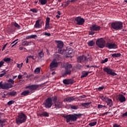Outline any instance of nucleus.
Returning <instances> with one entry per match:
<instances>
[{
  "label": "nucleus",
  "mask_w": 127,
  "mask_h": 127,
  "mask_svg": "<svg viewBox=\"0 0 127 127\" xmlns=\"http://www.w3.org/2000/svg\"><path fill=\"white\" fill-rule=\"evenodd\" d=\"M57 43V48L58 49V53L60 54L63 55L65 52V49H64V43L61 41H58Z\"/></svg>",
  "instance_id": "obj_5"
},
{
  "label": "nucleus",
  "mask_w": 127,
  "mask_h": 127,
  "mask_svg": "<svg viewBox=\"0 0 127 127\" xmlns=\"http://www.w3.org/2000/svg\"><path fill=\"white\" fill-rule=\"evenodd\" d=\"M29 58H32V56H29L27 57V60L26 61V64L28 63V59Z\"/></svg>",
  "instance_id": "obj_56"
},
{
  "label": "nucleus",
  "mask_w": 127,
  "mask_h": 127,
  "mask_svg": "<svg viewBox=\"0 0 127 127\" xmlns=\"http://www.w3.org/2000/svg\"><path fill=\"white\" fill-rule=\"evenodd\" d=\"M63 103L59 101H57L54 102V104L53 105L52 109H55L56 110H58L62 108V104Z\"/></svg>",
  "instance_id": "obj_14"
},
{
  "label": "nucleus",
  "mask_w": 127,
  "mask_h": 127,
  "mask_svg": "<svg viewBox=\"0 0 127 127\" xmlns=\"http://www.w3.org/2000/svg\"><path fill=\"white\" fill-rule=\"evenodd\" d=\"M38 85H32V91H34V90H36L37 88H38Z\"/></svg>",
  "instance_id": "obj_44"
},
{
  "label": "nucleus",
  "mask_w": 127,
  "mask_h": 127,
  "mask_svg": "<svg viewBox=\"0 0 127 127\" xmlns=\"http://www.w3.org/2000/svg\"><path fill=\"white\" fill-rule=\"evenodd\" d=\"M15 102L14 100H10L7 102V105L8 106H11V105L14 104Z\"/></svg>",
  "instance_id": "obj_38"
},
{
  "label": "nucleus",
  "mask_w": 127,
  "mask_h": 127,
  "mask_svg": "<svg viewBox=\"0 0 127 127\" xmlns=\"http://www.w3.org/2000/svg\"><path fill=\"white\" fill-rule=\"evenodd\" d=\"M44 34L47 36H51V34H50V33L44 32Z\"/></svg>",
  "instance_id": "obj_54"
},
{
  "label": "nucleus",
  "mask_w": 127,
  "mask_h": 127,
  "mask_svg": "<svg viewBox=\"0 0 127 127\" xmlns=\"http://www.w3.org/2000/svg\"><path fill=\"white\" fill-rule=\"evenodd\" d=\"M103 71L106 72L108 75H111V76H117V73L115 72L114 70L109 67H106L103 68Z\"/></svg>",
  "instance_id": "obj_10"
},
{
  "label": "nucleus",
  "mask_w": 127,
  "mask_h": 127,
  "mask_svg": "<svg viewBox=\"0 0 127 127\" xmlns=\"http://www.w3.org/2000/svg\"><path fill=\"white\" fill-rule=\"evenodd\" d=\"M105 47L108 48V49H117L118 45L116 43H107L106 44Z\"/></svg>",
  "instance_id": "obj_13"
},
{
  "label": "nucleus",
  "mask_w": 127,
  "mask_h": 127,
  "mask_svg": "<svg viewBox=\"0 0 127 127\" xmlns=\"http://www.w3.org/2000/svg\"><path fill=\"white\" fill-rule=\"evenodd\" d=\"M11 25L13 26H14L17 29H21V26L19 25L16 22H12L11 23Z\"/></svg>",
  "instance_id": "obj_23"
},
{
  "label": "nucleus",
  "mask_w": 127,
  "mask_h": 127,
  "mask_svg": "<svg viewBox=\"0 0 127 127\" xmlns=\"http://www.w3.org/2000/svg\"><path fill=\"white\" fill-rule=\"evenodd\" d=\"M73 53V50L71 49H70L69 50L66 51V55H67V57H70L71 54Z\"/></svg>",
  "instance_id": "obj_26"
},
{
  "label": "nucleus",
  "mask_w": 127,
  "mask_h": 127,
  "mask_svg": "<svg viewBox=\"0 0 127 127\" xmlns=\"http://www.w3.org/2000/svg\"><path fill=\"white\" fill-rule=\"evenodd\" d=\"M25 89H29L31 91H32V85H29L25 87Z\"/></svg>",
  "instance_id": "obj_45"
},
{
  "label": "nucleus",
  "mask_w": 127,
  "mask_h": 127,
  "mask_svg": "<svg viewBox=\"0 0 127 127\" xmlns=\"http://www.w3.org/2000/svg\"><path fill=\"white\" fill-rule=\"evenodd\" d=\"M10 61H11V59L10 58H5L3 59V61L0 62V68L4 64V62L5 63H10Z\"/></svg>",
  "instance_id": "obj_15"
},
{
  "label": "nucleus",
  "mask_w": 127,
  "mask_h": 127,
  "mask_svg": "<svg viewBox=\"0 0 127 127\" xmlns=\"http://www.w3.org/2000/svg\"><path fill=\"white\" fill-rule=\"evenodd\" d=\"M118 100L121 103L126 102V97L123 94H120L118 97Z\"/></svg>",
  "instance_id": "obj_20"
},
{
  "label": "nucleus",
  "mask_w": 127,
  "mask_h": 127,
  "mask_svg": "<svg viewBox=\"0 0 127 127\" xmlns=\"http://www.w3.org/2000/svg\"><path fill=\"white\" fill-rule=\"evenodd\" d=\"M104 100H106V101H108L109 99H110V98H109L107 96L104 97Z\"/></svg>",
  "instance_id": "obj_60"
},
{
  "label": "nucleus",
  "mask_w": 127,
  "mask_h": 127,
  "mask_svg": "<svg viewBox=\"0 0 127 127\" xmlns=\"http://www.w3.org/2000/svg\"><path fill=\"white\" fill-rule=\"evenodd\" d=\"M58 65H59V63L57 62L56 60L54 59L50 64V69L51 71H54V70L58 67Z\"/></svg>",
  "instance_id": "obj_9"
},
{
  "label": "nucleus",
  "mask_w": 127,
  "mask_h": 127,
  "mask_svg": "<svg viewBox=\"0 0 127 127\" xmlns=\"http://www.w3.org/2000/svg\"><path fill=\"white\" fill-rule=\"evenodd\" d=\"M111 55L112 57H113V58H118L122 56V54L121 53H114L113 54H111Z\"/></svg>",
  "instance_id": "obj_27"
},
{
  "label": "nucleus",
  "mask_w": 127,
  "mask_h": 127,
  "mask_svg": "<svg viewBox=\"0 0 127 127\" xmlns=\"http://www.w3.org/2000/svg\"><path fill=\"white\" fill-rule=\"evenodd\" d=\"M83 116L81 114H69L67 115H63V118L66 119V123H70L76 122L77 120L79 118H81Z\"/></svg>",
  "instance_id": "obj_1"
},
{
  "label": "nucleus",
  "mask_w": 127,
  "mask_h": 127,
  "mask_svg": "<svg viewBox=\"0 0 127 127\" xmlns=\"http://www.w3.org/2000/svg\"><path fill=\"white\" fill-rule=\"evenodd\" d=\"M86 67H87V68H92V67H95V66H90V65H86Z\"/></svg>",
  "instance_id": "obj_61"
},
{
  "label": "nucleus",
  "mask_w": 127,
  "mask_h": 127,
  "mask_svg": "<svg viewBox=\"0 0 127 127\" xmlns=\"http://www.w3.org/2000/svg\"><path fill=\"white\" fill-rule=\"evenodd\" d=\"M38 11V10L36 8H33L32 9V12H34L35 13H36Z\"/></svg>",
  "instance_id": "obj_55"
},
{
  "label": "nucleus",
  "mask_w": 127,
  "mask_h": 127,
  "mask_svg": "<svg viewBox=\"0 0 127 127\" xmlns=\"http://www.w3.org/2000/svg\"><path fill=\"white\" fill-rule=\"evenodd\" d=\"M25 82V81H24V80L21 79L19 81V84H20L21 85L22 84H24Z\"/></svg>",
  "instance_id": "obj_51"
},
{
  "label": "nucleus",
  "mask_w": 127,
  "mask_h": 127,
  "mask_svg": "<svg viewBox=\"0 0 127 127\" xmlns=\"http://www.w3.org/2000/svg\"><path fill=\"white\" fill-rule=\"evenodd\" d=\"M8 83H11V84H14V81L12 79H9L8 80Z\"/></svg>",
  "instance_id": "obj_46"
},
{
  "label": "nucleus",
  "mask_w": 127,
  "mask_h": 127,
  "mask_svg": "<svg viewBox=\"0 0 127 127\" xmlns=\"http://www.w3.org/2000/svg\"><path fill=\"white\" fill-rule=\"evenodd\" d=\"M76 100L74 96L67 97L64 99V102H67V103H71Z\"/></svg>",
  "instance_id": "obj_17"
},
{
  "label": "nucleus",
  "mask_w": 127,
  "mask_h": 127,
  "mask_svg": "<svg viewBox=\"0 0 127 127\" xmlns=\"http://www.w3.org/2000/svg\"><path fill=\"white\" fill-rule=\"evenodd\" d=\"M40 117H45L48 118L49 117V113L47 112H44L42 113L39 114Z\"/></svg>",
  "instance_id": "obj_25"
},
{
  "label": "nucleus",
  "mask_w": 127,
  "mask_h": 127,
  "mask_svg": "<svg viewBox=\"0 0 127 127\" xmlns=\"http://www.w3.org/2000/svg\"><path fill=\"white\" fill-rule=\"evenodd\" d=\"M32 38L34 39H36L37 38V35H32Z\"/></svg>",
  "instance_id": "obj_58"
},
{
  "label": "nucleus",
  "mask_w": 127,
  "mask_h": 127,
  "mask_svg": "<svg viewBox=\"0 0 127 127\" xmlns=\"http://www.w3.org/2000/svg\"><path fill=\"white\" fill-rule=\"evenodd\" d=\"M113 127H121V125H120L115 124H114Z\"/></svg>",
  "instance_id": "obj_57"
},
{
  "label": "nucleus",
  "mask_w": 127,
  "mask_h": 127,
  "mask_svg": "<svg viewBox=\"0 0 127 127\" xmlns=\"http://www.w3.org/2000/svg\"><path fill=\"white\" fill-rule=\"evenodd\" d=\"M76 25H83L85 23V19L81 18V16H78L74 18Z\"/></svg>",
  "instance_id": "obj_11"
},
{
  "label": "nucleus",
  "mask_w": 127,
  "mask_h": 127,
  "mask_svg": "<svg viewBox=\"0 0 127 127\" xmlns=\"http://www.w3.org/2000/svg\"><path fill=\"white\" fill-rule=\"evenodd\" d=\"M35 74H39L40 73V68L37 67L36 69L34 70Z\"/></svg>",
  "instance_id": "obj_36"
},
{
  "label": "nucleus",
  "mask_w": 127,
  "mask_h": 127,
  "mask_svg": "<svg viewBox=\"0 0 127 127\" xmlns=\"http://www.w3.org/2000/svg\"><path fill=\"white\" fill-rule=\"evenodd\" d=\"M126 117H127V111L122 115V118H126Z\"/></svg>",
  "instance_id": "obj_52"
},
{
  "label": "nucleus",
  "mask_w": 127,
  "mask_h": 127,
  "mask_svg": "<svg viewBox=\"0 0 127 127\" xmlns=\"http://www.w3.org/2000/svg\"><path fill=\"white\" fill-rule=\"evenodd\" d=\"M91 104H92V102L84 103H82L81 104V106H82V107H84V108H86V109H89V105H91Z\"/></svg>",
  "instance_id": "obj_28"
},
{
  "label": "nucleus",
  "mask_w": 127,
  "mask_h": 127,
  "mask_svg": "<svg viewBox=\"0 0 127 127\" xmlns=\"http://www.w3.org/2000/svg\"><path fill=\"white\" fill-rule=\"evenodd\" d=\"M5 119H0V127H3V124L5 123Z\"/></svg>",
  "instance_id": "obj_34"
},
{
  "label": "nucleus",
  "mask_w": 127,
  "mask_h": 127,
  "mask_svg": "<svg viewBox=\"0 0 127 127\" xmlns=\"http://www.w3.org/2000/svg\"><path fill=\"white\" fill-rule=\"evenodd\" d=\"M50 18L49 17H47L46 18V22L45 25V30H47L49 29V27H50Z\"/></svg>",
  "instance_id": "obj_19"
},
{
  "label": "nucleus",
  "mask_w": 127,
  "mask_h": 127,
  "mask_svg": "<svg viewBox=\"0 0 127 127\" xmlns=\"http://www.w3.org/2000/svg\"><path fill=\"white\" fill-rule=\"evenodd\" d=\"M39 2L42 5H45L47 3V0H39Z\"/></svg>",
  "instance_id": "obj_33"
},
{
  "label": "nucleus",
  "mask_w": 127,
  "mask_h": 127,
  "mask_svg": "<svg viewBox=\"0 0 127 127\" xmlns=\"http://www.w3.org/2000/svg\"><path fill=\"white\" fill-rule=\"evenodd\" d=\"M5 74H6V70H3L1 72V73L0 74V77H3V76H4V75H5Z\"/></svg>",
  "instance_id": "obj_39"
},
{
  "label": "nucleus",
  "mask_w": 127,
  "mask_h": 127,
  "mask_svg": "<svg viewBox=\"0 0 127 127\" xmlns=\"http://www.w3.org/2000/svg\"><path fill=\"white\" fill-rule=\"evenodd\" d=\"M12 88V85L9 83H2V81L0 82V89L3 90H8V89Z\"/></svg>",
  "instance_id": "obj_12"
},
{
  "label": "nucleus",
  "mask_w": 127,
  "mask_h": 127,
  "mask_svg": "<svg viewBox=\"0 0 127 127\" xmlns=\"http://www.w3.org/2000/svg\"><path fill=\"white\" fill-rule=\"evenodd\" d=\"M8 96H12L14 97V96H16L17 93L16 91H11L8 93Z\"/></svg>",
  "instance_id": "obj_31"
},
{
  "label": "nucleus",
  "mask_w": 127,
  "mask_h": 127,
  "mask_svg": "<svg viewBox=\"0 0 127 127\" xmlns=\"http://www.w3.org/2000/svg\"><path fill=\"white\" fill-rule=\"evenodd\" d=\"M32 39V35L26 36V39Z\"/></svg>",
  "instance_id": "obj_53"
},
{
  "label": "nucleus",
  "mask_w": 127,
  "mask_h": 127,
  "mask_svg": "<svg viewBox=\"0 0 127 127\" xmlns=\"http://www.w3.org/2000/svg\"><path fill=\"white\" fill-rule=\"evenodd\" d=\"M88 46L90 47H91L92 46H94L95 45V41L94 40L90 41L87 43Z\"/></svg>",
  "instance_id": "obj_30"
},
{
  "label": "nucleus",
  "mask_w": 127,
  "mask_h": 127,
  "mask_svg": "<svg viewBox=\"0 0 127 127\" xmlns=\"http://www.w3.org/2000/svg\"><path fill=\"white\" fill-rule=\"evenodd\" d=\"M106 103L109 107H112L113 106V100L110 98L108 100H106Z\"/></svg>",
  "instance_id": "obj_29"
},
{
  "label": "nucleus",
  "mask_w": 127,
  "mask_h": 127,
  "mask_svg": "<svg viewBox=\"0 0 127 127\" xmlns=\"http://www.w3.org/2000/svg\"><path fill=\"white\" fill-rule=\"evenodd\" d=\"M70 2H71V0H68L66 1L67 4H69V3H70Z\"/></svg>",
  "instance_id": "obj_64"
},
{
  "label": "nucleus",
  "mask_w": 127,
  "mask_h": 127,
  "mask_svg": "<svg viewBox=\"0 0 127 127\" xmlns=\"http://www.w3.org/2000/svg\"><path fill=\"white\" fill-rule=\"evenodd\" d=\"M78 63H82V62H85L87 60V57L84 55L77 57Z\"/></svg>",
  "instance_id": "obj_16"
},
{
  "label": "nucleus",
  "mask_w": 127,
  "mask_h": 127,
  "mask_svg": "<svg viewBox=\"0 0 127 127\" xmlns=\"http://www.w3.org/2000/svg\"><path fill=\"white\" fill-rule=\"evenodd\" d=\"M30 42H28L27 41L24 40L22 42V45L23 46H25L26 45L27 46L30 45Z\"/></svg>",
  "instance_id": "obj_32"
},
{
  "label": "nucleus",
  "mask_w": 127,
  "mask_h": 127,
  "mask_svg": "<svg viewBox=\"0 0 127 127\" xmlns=\"http://www.w3.org/2000/svg\"><path fill=\"white\" fill-rule=\"evenodd\" d=\"M96 44L99 48L103 49L106 47V40L103 38H100L96 40Z\"/></svg>",
  "instance_id": "obj_6"
},
{
  "label": "nucleus",
  "mask_w": 127,
  "mask_h": 127,
  "mask_svg": "<svg viewBox=\"0 0 127 127\" xmlns=\"http://www.w3.org/2000/svg\"><path fill=\"white\" fill-rule=\"evenodd\" d=\"M44 56V54L42 52L39 53L38 55V57L39 58H42V57H43Z\"/></svg>",
  "instance_id": "obj_35"
},
{
  "label": "nucleus",
  "mask_w": 127,
  "mask_h": 127,
  "mask_svg": "<svg viewBox=\"0 0 127 127\" xmlns=\"http://www.w3.org/2000/svg\"><path fill=\"white\" fill-rule=\"evenodd\" d=\"M26 122V115L21 112L18 114V116L16 118V124L17 125H21Z\"/></svg>",
  "instance_id": "obj_2"
},
{
  "label": "nucleus",
  "mask_w": 127,
  "mask_h": 127,
  "mask_svg": "<svg viewBox=\"0 0 127 127\" xmlns=\"http://www.w3.org/2000/svg\"><path fill=\"white\" fill-rule=\"evenodd\" d=\"M52 102L54 101V103L55 102H57V97L56 96H54L51 98Z\"/></svg>",
  "instance_id": "obj_41"
},
{
  "label": "nucleus",
  "mask_w": 127,
  "mask_h": 127,
  "mask_svg": "<svg viewBox=\"0 0 127 127\" xmlns=\"http://www.w3.org/2000/svg\"><path fill=\"white\" fill-rule=\"evenodd\" d=\"M44 106L46 109H50L51 107H53V102H52L51 97H48L47 99L45 100L44 103Z\"/></svg>",
  "instance_id": "obj_8"
},
{
  "label": "nucleus",
  "mask_w": 127,
  "mask_h": 127,
  "mask_svg": "<svg viewBox=\"0 0 127 127\" xmlns=\"http://www.w3.org/2000/svg\"><path fill=\"white\" fill-rule=\"evenodd\" d=\"M89 29L91 30L89 32V35H94L96 32L100 31L101 30V27L96 24H92L90 27Z\"/></svg>",
  "instance_id": "obj_4"
},
{
  "label": "nucleus",
  "mask_w": 127,
  "mask_h": 127,
  "mask_svg": "<svg viewBox=\"0 0 127 127\" xmlns=\"http://www.w3.org/2000/svg\"><path fill=\"white\" fill-rule=\"evenodd\" d=\"M103 108H106V106L102 105L101 104L98 105V109H103Z\"/></svg>",
  "instance_id": "obj_47"
},
{
  "label": "nucleus",
  "mask_w": 127,
  "mask_h": 127,
  "mask_svg": "<svg viewBox=\"0 0 127 127\" xmlns=\"http://www.w3.org/2000/svg\"><path fill=\"white\" fill-rule=\"evenodd\" d=\"M82 75L80 76V78H86V77H87V76H88V71H83L81 72Z\"/></svg>",
  "instance_id": "obj_24"
},
{
  "label": "nucleus",
  "mask_w": 127,
  "mask_h": 127,
  "mask_svg": "<svg viewBox=\"0 0 127 127\" xmlns=\"http://www.w3.org/2000/svg\"><path fill=\"white\" fill-rule=\"evenodd\" d=\"M5 47H6V44L4 45L2 49V51H3V50H4V49H5Z\"/></svg>",
  "instance_id": "obj_59"
},
{
  "label": "nucleus",
  "mask_w": 127,
  "mask_h": 127,
  "mask_svg": "<svg viewBox=\"0 0 127 127\" xmlns=\"http://www.w3.org/2000/svg\"><path fill=\"white\" fill-rule=\"evenodd\" d=\"M70 109L72 110H77L78 109V107L74 105H70Z\"/></svg>",
  "instance_id": "obj_40"
},
{
  "label": "nucleus",
  "mask_w": 127,
  "mask_h": 127,
  "mask_svg": "<svg viewBox=\"0 0 127 127\" xmlns=\"http://www.w3.org/2000/svg\"><path fill=\"white\" fill-rule=\"evenodd\" d=\"M22 78V75H19L18 76V79H21Z\"/></svg>",
  "instance_id": "obj_63"
},
{
  "label": "nucleus",
  "mask_w": 127,
  "mask_h": 127,
  "mask_svg": "<svg viewBox=\"0 0 127 127\" xmlns=\"http://www.w3.org/2000/svg\"><path fill=\"white\" fill-rule=\"evenodd\" d=\"M76 69H78V70H80L82 68V65L80 64H77L75 66Z\"/></svg>",
  "instance_id": "obj_42"
},
{
  "label": "nucleus",
  "mask_w": 127,
  "mask_h": 127,
  "mask_svg": "<svg viewBox=\"0 0 127 127\" xmlns=\"http://www.w3.org/2000/svg\"><path fill=\"white\" fill-rule=\"evenodd\" d=\"M17 40H16L14 41H13L12 43H11V45H12V47H13V46H14V45H16V44H17V42H16Z\"/></svg>",
  "instance_id": "obj_43"
},
{
  "label": "nucleus",
  "mask_w": 127,
  "mask_h": 127,
  "mask_svg": "<svg viewBox=\"0 0 127 127\" xmlns=\"http://www.w3.org/2000/svg\"><path fill=\"white\" fill-rule=\"evenodd\" d=\"M74 82L75 81L72 79H65L63 80V83L64 85H70V84H73Z\"/></svg>",
  "instance_id": "obj_18"
},
{
  "label": "nucleus",
  "mask_w": 127,
  "mask_h": 127,
  "mask_svg": "<svg viewBox=\"0 0 127 127\" xmlns=\"http://www.w3.org/2000/svg\"><path fill=\"white\" fill-rule=\"evenodd\" d=\"M104 89H105L104 86H101L98 88V90L99 91V92H101V91H102V90H104Z\"/></svg>",
  "instance_id": "obj_50"
},
{
  "label": "nucleus",
  "mask_w": 127,
  "mask_h": 127,
  "mask_svg": "<svg viewBox=\"0 0 127 127\" xmlns=\"http://www.w3.org/2000/svg\"><path fill=\"white\" fill-rule=\"evenodd\" d=\"M30 94V91L29 90H25L21 92V95L22 97H25V96H28Z\"/></svg>",
  "instance_id": "obj_22"
},
{
  "label": "nucleus",
  "mask_w": 127,
  "mask_h": 127,
  "mask_svg": "<svg viewBox=\"0 0 127 127\" xmlns=\"http://www.w3.org/2000/svg\"><path fill=\"white\" fill-rule=\"evenodd\" d=\"M40 24H41V25H42V24H43V25H44V21L42 20V21L40 22Z\"/></svg>",
  "instance_id": "obj_62"
},
{
  "label": "nucleus",
  "mask_w": 127,
  "mask_h": 127,
  "mask_svg": "<svg viewBox=\"0 0 127 127\" xmlns=\"http://www.w3.org/2000/svg\"><path fill=\"white\" fill-rule=\"evenodd\" d=\"M23 65V63H21L20 64H17V68H19L20 69V68H22V65Z\"/></svg>",
  "instance_id": "obj_49"
},
{
  "label": "nucleus",
  "mask_w": 127,
  "mask_h": 127,
  "mask_svg": "<svg viewBox=\"0 0 127 127\" xmlns=\"http://www.w3.org/2000/svg\"><path fill=\"white\" fill-rule=\"evenodd\" d=\"M111 27L114 30H122L124 27V23L122 21H115L111 24Z\"/></svg>",
  "instance_id": "obj_3"
},
{
  "label": "nucleus",
  "mask_w": 127,
  "mask_h": 127,
  "mask_svg": "<svg viewBox=\"0 0 127 127\" xmlns=\"http://www.w3.org/2000/svg\"><path fill=\"white\" fill-rule=\"evenodd\" d=\"M40 21H41V19H38L36 21V23L34 25L36 28H41L42 27V25L40 24Z\"/></svg>",
  "instance_id": "obj_21"
},
{
  "label": "nucleus",
  "mask_w": 127,
  "mask_h": 127,
  "mask_svg": "<svg viewBox=\"0 0 127 127\" xmlns=\"http://www.w3.org/2000/svg\"><path fill=\"white\" fill-rule=\"evenodd\" d=\"M108 60H109V59H108V58H106V59H105V60H102L101 61L102 64H104L106 63V62L108 61Z\"/></svg>",
  "instance_id": "obj_48"
},
{
  "label": "nucleus",
  "mask_w": 127,
  "mask_h": 127,
  "mask_svg": "<svg viewBox=\"0 0 127 127\" xmlns=\"http://www.w3.org/2000/svg\"><path fill=\"white\" fill-rule=\"evenodd\" d=\"M73 66L72 64L66 63L64 65V69L65 72L63 74V76H66V75H71V68H72Z\"/></svg>",
  "instance_id": "obj_7"
},
{
  "label": "nucleus",
  "mask_w": 127,
  "mask_h": 127,
  "mask_svg": "<svg viewBox=\"0 0 127 127\" xmlns=\"http://www.w3.org/2000/svg\"><path fill=\"white\" fill-rule=\"evenodd\" d=\"M96 125H97V121H95L94 122L90 123L88 124V125H89L90 127H95V126H96Z\"/></svg>",
  "instance_id": "obj_37"
}]
</instances>
